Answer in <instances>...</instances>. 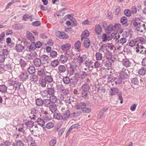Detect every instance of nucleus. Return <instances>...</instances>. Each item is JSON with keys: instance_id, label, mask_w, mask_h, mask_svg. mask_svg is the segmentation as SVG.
Returning <instances> with one entry per match:
<instances>
[{"instance_id": "1", "label": "nucleus", "mask_w": 146, "mask_h": 146, "mask_svg": "<svg viewBox=\"0 0 146 146\" xmlns=\"http://www.w3.org/2000/svg\"><path fill=\"white\" fill-rule=\"evenodd\" d=\"M79 73L81 79L84 80L85 79L86 80V82H90L89 78L90 77V74L88 72L82 71H80Z\"/></svg>"}, {"instance_id": "2", "label": "nucleus", "mask_w": 146, "mask_h": 146, "mask_svg": "<svg viewBox=\"0 0 146 146\" xmlns=\"http://www.w3.org/2000/svg\"><path fill=\"white\" fill-rule=\"evenodd\" d=\"M77 66V65L76 64L72 65L70 66V67L67 68V74L69 75L70 76L73 75L74 73V70Z\"/></svg>"}, {"instance_id": "3", "label": "nucleus", "mask_w": 146, "mask_h": 146, "mask_svg": "<svg viewBox=\"0 0 146 146\" xmlns=\"http://www.w3.org/2000/svg\"><path fill=\"white\" fill-rule=\"evenodd\" d=\"M56 35L57 36L61 39H66L68 37V35L64 32L58 31L56 33Z\"/></svg>"}, {"instance_id": "4", "label": "nucleus", "mask_w": 146, "mask_h": 146, "mask_svg": "<svg viewBox=\"0 0 146 146\" xmlns=\"http://www.w3.org/2000/svg\"><path fill=\"white\" fill-rule=\"evenodd\" d=\"M46 92L50 96L55 95L56 91L54 88L52 87H47L46 90L44 91V92Z\"/></svg>"}, {"instance_id": "5", "label": "nucleus", "mask_w": 146, "mask_h": 146, "mask_svg": "<svg viewBox=\"0 0 146 146\" xmlns=\"http://www.w3.org/2000/svg\"><path fill=\"white\" fill-rule=\"evenodd\" d=\"M26 46L29 52L34 51L36 49L34 41L32 42L30 44H26Z\"/></svg>"}, {"instance_id": "6", "label": "nucleus", "mask_w": 146, "mask_h": 146, "mask_svg": "<svg viewBox=\"0 0 146 146\" xmlns=\"http://www.w3.org/2000/svg\"><path fill=\"white\" fill-rule=\"evenodd\" d=\"M70 110H66L65 111V112L62 113V120L66 121L68 119L71 115Z\"/></svg>"}, {"instance_id": "7", "label": "nucleus", "mask_w": 146, "mask_h": 146, "mask_svg": "<svg viewBox=\"0 0 146 146\" xmlns=\"http://www.w3.org/2000/svg\"><path fill=\"white\" fill-rule=\"evenodd\" d=\"M80 54H79L76 57L77 60V62L79 64L82 63L83 61H85L87 58V56L86 55H83L82 56H80Z\"/></svg>"}, {"instance_id": "8", "label": "nucleus", "mask_w": 146, "mask_h": 146, "mask_svg": "<svg viewBox=\"0 0 146 146\" xmlns=\"http://www.w3.org/2000/svg\"><path fill=\"white\" fill-rule=\"evenodd\" d=\"M135 40L137 43H141V44H146V38L145 36L143 37L138 36L135 39Z\"/></svg>"}, {"instance_id": "9", "label": "nucleus", "mask_w": 146, "mask_h": 146, "mask_svg": "<svg viewBox=\"0 0 146 146\" xmlns=\"http://www.w3.org/2000/svg\"><path fill=\"white\" fill-rule=\"evenodd\" d=\"M20 77L21 80L24 82L28 78V74L27 72L24 71L21 73Z\"/></svg>"}, {"instance_id": "10", "label": "nucleus", "mask_w": 146, "mask_h": 146, "mask_svg": "<svg viewBox=\"0 0 146 146\" xmlns=\"http://www.w3.org/2000/svg\"><path fill=\"white\" fill-rule=\"evenodd\" d=\"M126 70L121 71L119 74L120 77L123 80H126L128 78V74Z\"/></svg>"}, {"instance_id": "11", "label": "nucleus", "mask_w": 146, "mask_h": 146, "mask_svg": "<svg viewBox=\"0 0 146 146\" xmlns=\"http://www.w3.org/2000/svg\"><path fill=\"white\" fill-rule=\"evenodd\" d=\"M31 74L29 77L30 80L33 83L36 82L38 79V75L34 74Z\"/></svg>"}, {"instance_id": "12", "label": "nucleus", "mask_w": 146, "mask_h": 146, "mask_svg": "<svg viewBox=\"0 0 146 146\" xmlns=\"http://www.w3.org/2000/svg\"><path fill=\"white\" fill-rule=\"evenodd\" d=\"M137 47L136 48V52H140L141 54H143L144 50H145V48L142 45H139V44L137 43Z\"/></svg>"}, {"instance_id": "13", "label": "nucleus", "mask_w": 146, "mask_h": 146, "mask_svg": "<svg viewBox=\"0 0 146 146\" xmlns=\"http://www.w3.org/2000/svg\"><path fill=\"white\" fill-rule=\"evenodd\" d=\"M120 22L123 27H126L129 25L127 18L125 16H123L121 18Z\"/></svg>"}, {"instance_id": "14", "label": "nucleus", "mask_w": 146, "mask_h": 146, "mask_svg": "<svg viewBox=\"0 0 146 146\" xmlns=\"http://www.w3.org/2000/svg\"><path fill=\"white\" fill-rule=\"evenodd\" d=\"M101 38L102 40V41L104 42H106V41L108 40H110L111 38H113V35H111L110 36H108L107 35L105 34H103L101 36Z\"/></svg>"}, {"instance_id": "15", "label": "nucleus", "mask_w": 146, "mask_h": 146, "mask_svg": "<svg viewBox=\"0 0 146 146\" xmlns=\"http://www.w3.org/2000/svg\"><path fill=\"white\" fill-rule=\"evenodd\" d=\"M95 32L98 35H100L102 32V29L100 24L96 25L95 27Z\"/></svg>"}, {"instance_id": "16", "label": "nucleus", "mask_w": 146, "mask_h": 146, "mask_svg": "<svg viewBox=\"0 0 146 146\" xmlns=\"http://www.w3.org/2000/svg\"><path fill=\"white\" fill-rule=\"evenodd\" d=\"M34 65L36 67L40 66L42 64L41 60L40 58H36L33 60Z\"/></svg>"}, {"instance_id": "17", "label": "nucleus", "mask_w": 146, "mask_h": 146, "mask_svg": "<svg viewBox=\"0 0 146 146\" xmlns=\"http://www.w3.org/2000/svg\"><path fill=\"white\" fill-rule=\"evenodd\" d=\"M119 91V89L117 88H111L110 91V95L113 96L117 94Z\"/></svg>"}, {"instance_id": "18", "label": "nucleus", "mask_w": 146, "mask_h": 146, "mask_svg": "<svg viewBox=\"0 0 146 146\" xmlns=\"http://www.w3.org/2000/svg\"><path fill=\"white\" fill-rule=\"evenodd\" d=\"M15 49L17 52H21L24 49V46L21 44H19L16 45Z\"/></svg>"}, {"instance_id": "19", "label": "nucleus", "mask_w": 146, "mask_h": 146, "mask_svg": "<svg viewBox=\"0 0 146 146\" xmlns=\"http://www.w3.org/2000/svg\"><path fill=\"white\" fill-rule=\"evenodd\" d=\"M86 106V103L81 102L80 103L76 105V109L77 110H81Z\"/></svg>"}, {"instance_id": "20", "label": "nucleus", "mask_w": 146, "mask_h": 146, "mask_svg": "<svg viewBox=\"0 0 146 146\" xmlns=\"http://www.w3.org/2000/svg\"><path fill=\"white\" fill-rule=\"evenodd\" d=\"M35 122L37 123L41 127L44 126L45 124V122L43 119L39 117L37 118V120Z\"/></svg>"}, {"instance_id": "21", "label": "nucleus", "mask_w": 146, "mask_h": 146, "mask_svg": "<svg viewBox=\"0 0 146 146\" xmlns=\"http://www.w3.org/2000/svg\"><path fill=\"white\" fill-rule=\"evenodd\" d=\"M67 56L65 55H61L60 56L59 60L62 63H65L68 60Z\"/></svg>"}, {"instance_id": "22", "label": "nucleus", "mask_w": 146, "mask_h": 146, "mask_svg": "<svg viewBox=\"0 0 146 146\" xmlns=\"http://www.w3.org/2000/svg\"><path fill=\"white\" fill-rule=\"evenodd\" d=\"M44 79L48 83H51L54 82L53 78L50 74L48 75H46L44 76Z\"/></svg>"}, {"instance_id": "23", "label": "nucleus", "mask_w": 146, "mask_h": 146, "mask_svg": "<svg viewBox=\"0 0 146 146\" xmlns=\"http://www.w3.org/2000/svg\"><path fill=\"white\" fill-rule=\"evenodd\" d=\"M81 44L80 42L78 40L75 42L74 44V47L76 50L78 52H80L81 50Z\"/></svg>"}, {"instance_id": "24", "label": "nucleus", "mask_w": 146, "mask_h": 146, "mask_svg": "<svg viewBox=\"0 0 146 146\" xmlns=\"http://www.w3.org/2000/svg\"><path fill=\"white\" fill-rule=\"evenodd\" d=\"M89 33L87 30H85L83 31L81 35V40H83V39H85L86 38H87L89 36Z\"/></svg>"}, {"instance_id": "25", "label": "nucleus", "mask_w": 146, "mask_h": 146, "mask_svg": "<svg viewBox=\"0 0 146 146\" xmlns=\"http://www.w3.org/2000/svg\"><path fill=\"white\" fill-rule=\"evenodd\" d=\"M27 37L28 38L31 42L35 41V38L31 32L27 31Z\"/></svg>"}, {"instance_id": "26", "label": "nucleus", "mask_w": 146, "mask_h": 146, "mask_svg": "<svg viewBox=\"0 0 146 146\" xmlns=\"http://www.w3.org/2000/svg\"><path fill=\"white\" fill-rule=\"evenodd\" d=\"M90 40L88 38H86L84 40V45L86 48H88L90 46Z\"/></svg>"}, {"instance_id": "27", "label": "nucleus", "mask_w": 146, "mask_h": 146, "mask_svg": "<svg viewBox=\"0 0 146 146\" xmlns=\"http://www.w3.org/2000/svg\"><path fill=\"white\" fill-rule=\"evenodd\" d=\"M62 81L65 85H69L71 83V80L69 77L67 76L63 77Z\"/></svg>"}, {"instance_id": "28", "label": "nucleus", "mask_w": 146, "mask_h": 146, "mask_svg": "<svg viewBox=\"0 0 146 146\" xmlns=\"http://www.w3.org/2000/svg\"><path fill=\"white\" fill-rule=\"evenodd\" d=\"M40 57L41 58V60L47 63H48L49 62V60L48 56L43 54L40 56Z\"/></svg>"}, {"instance_id": "29", "label": "nucleus", "mask_w": 146, "mask_h": 146, "mask_svg": "<svg viewBox=\"0 0 146 146\" xmlns=\"http://www.w3.org/2000/svg\"><path fill=\"white\" fill-rule=\"evenodd\" d=\"M66 68L64 65H60L58 67V71L60 73H64L66 71Z\"/></svg>"}, {"instance_id": "30", "label": "nucleus", "mask_w": 146, "mask_h": 146, "mask_svg": "<svg viewBox=\"0 0 146 146\" xmlns=\"http://www.w3.org/2000/svg\"><path fill=\"white\" fill-rule=\"evenodd\" d=\"M13 67V65L12 64L9 63L6 64L4 66V68L6 70L9 71L12 70V68Z\"/></svg>"}, {"instance_id": "31", "label": "nucleus", "mask_w": 146, "mask_h": 146, "mask_svg": "<svg viewBox=\"0 0 146 146\" xmlns=\"http://www.w3.org/2000/svg\"><path fill=\"white\" fill-rule=\"evenodd\" d=\"M122 63L123 65L126 67H129L130 66L131 62L130 61L127 59L123 60Z\"/></svg>"}, {"instance_id": "32", "label": "nucleus", "mask_w": 146, "mask_h": 146, "mask_svg": "<svg viewBox=\"0 0 146 146\" xmlns=\"http://www.w3.org/2000/svg\"><path fill=\"white\" fill-rule=\"evenodd\" d=\"M49 99L52 104H55L57 101V97L55 95L50 96Z\"/></svg>"}, {"instance_id": "33", "label": "nucleus", "mask_w": 146, "mask_h": 146, "mask_svg": "<svg viewBox=\"0 0 146 146\" xmlns=\"http://www.w3.org/2000/svg\"><path fill=\"white\" fill-rule=\"evenodd\" d=\"M116 78L114 77L113 74H110L108 77V81L109 83H112L114 82H115Z\"/></svg>"}, {"instance_id": "34", "label": "nucleus", "mask_w": 146, "mask_h": 146, "mask_svg": "<svg viewBox=\"0 0 146 146\" xmlns=\"http://www.w3.org/2000/svg\"><path fill=\"white\" fill-rule=\"evenodd\" d=\"M70 45L68 43H66L63 45L61 46V49L63 51L68 50L70 48Z\"/></svg>"}, {"instance_id": "35", "label": "nucleus", "mask_w": 146, "mask_h": 146, "mask_svg": "<svg viewBox=\"0 0 146 146\" xmlns=\"http://www.w3.org/2000/svg\"><path fill=\"white\" fill-rule=\"evenodd\" d=\"M46 73L44 70L42 68L38 71V74L39 76L43 77L46 75Z\"/></svg>"}, {"instance_id": "36", "label": "nucleus", "mask_w": 146, "mask_h": 146, "mask_svg": "<svg viewBox=\"0 0 146 146\" xmlns=\"http://www.w3.org/2000/svg\"><path fill=\"white\" fill-rule=\"evenodd\" d=\"M35 68L34 66H29L28 68V71L30 74H33L35 72Z\"/></svg>"}, {"instance_id": "37", "label": "nucleus", "mask_w": 146, "mask_h": 146, "mask_svg": "<svg viewBox=\"0 0 146 146\" xmlns=\"http://www.w3.org/2000/svg\"><path fill=\"white\" fill-rule=\"evenodd\" d=\"M49 108L52 113H54L57 110V106L55 104H52L49 107Z\"/></svg>"}, {"instance_id": "38", "label": "nucleus", "mask_w": 146, "mask_h": 146, "mask_svg": "<svg viewBox=\"0 0 146 146\" xmlns=\"http://www.w3.org/2000/svg\"><path fill=\"white\" fill-rule=\"evenodd\" d=\"M44 100L41 98H37L36 100V104L37 106H41L44 104Z\"/></svg>"}, {"instance_id": "39", "label": "nucleus", "mask_w": 146, "mask_h": 146, "mask_svg": "<svg viewBox=\"0 0 146 146\" xmlns=\"http://www.w3.org/2000/svg\"><path fill=\"white\" fill-rule=\"evenodd\" d=\"M70 80L71 84L74 86L77 84L78 81V78L74 76V77Z\"/></svg>"}, {"instance_id": "40", "label": "nucleus", "mask_w": 146, "mask_h": 146, "mask_svg": "<svg viewBox=\"0 0 146 146\" xmlns=\"http://www.w3.org/2000/svg\"><path fill=\"white\" fill-rule=\"evenodd\" d=\"M105 56L107 59H111L112 58L113 55L112 53L108 50L106 51L105 53Z\"/></svg>"}, {"instance_id": "41", "label": "nucleus", "mask_w": 146, "mask_h": 146, "mask_svg": "<svg viewBox=\"0 0 146 146\" xmlns=\"http://www.w3.org/2000/svg\"><path fill=\"white\" fill-rule=\"evenodd\" d=\"M52 104V103L49 99H46L44 100L43 104L45 107H49Z\"/></svg>"}, {"instance_id": "42", "label": "nucleus", "mask_w": 146, "mask_h": 146, "mask_svg": "<svg viewBox=\"0 0 146 146\" xmlns=\"http://www.w3.org/2000/svg\"><path fill=\"white\" fill-rule=\"evenodd\" d=\"M54 117L57 119H62V115L60 113H55L54 114Z\"/></svg>"}, {"instance_id": "43", "label": "nucleus", "mask_w": 146, "mask_h": 146, "mask_svg": "<svg viewBox=\"0 0 146 146\" xmlns=\"http://www.w3.org/2000/svg\"><path fill=\"white\" fill-rule=\"evenodd\" d=\"M96 59L98 60H102L103 58L102 54L100 52H97L95 54Z\"/></svg>"}, {"instance_id": "44", "label": "nucleus", "mask_w": 146, "mask_h": 146, "mask_svg": "<svg viewBox=\"0 0 146 146\" xmlns=\"http://www.w3.org/2000/svg\"><path fill=\"white\" fill-rule=\"evenodd\" d=\"M7 87L4 85H0V92L1 93H5L7 91Z\"/></svg>"}, {"instance_id": "45", "label": "nucleus", "mask_w": 146, "mask_h": 146, "mask_svg": "<svg viewBox=\"0 0 146 146\" xmlns=\"http://www.w3.org/2000/svg\"><path fill=\"white\" fill-rule=\"evenodd\" d=\"M90 88L88 85L86 84H84L82 86V90L89 92Z\"/></svg>"}, {"instance_id": "46", "label": "nucleus", "mask_w": 146, "mask_h": 146, "mask_svg": "<svg viewBox=\"0 0 146 146\" xmlns=\"http://www.w3.org/2000/svg\"><path fill=\"white\" fill-rule=\"evenodd\" d=\"M47 82L44 78H42V79L39 81V83L40 85L42 87H45L46 86Z\"/></svg>"}, {"instance_id": "47", "label": "nucleus", "mask_w": 146, "mask_h": 146, "mask_svg": "<svg viewBox=\"0 0 146 146\" xmlns=\"http://www.w3.org/2000/svg\"><path fill=\"white\" fill-rule=\"evenodd\" d=\"M88 92L82 90L81 91V96L83 98H86L88 95Z\"/></svg>"}, {"instance_id": "48", "label": "nucleus", "mask_w": 146, "mask_h": 146, "mask_svg": "<svg viewBox=\"0 0 146 146\" xmlns=\"http://www.w3.org/2000/svg\"><path fill=\"white\" fill-rule=\"evenodd\" d=\"M19 63L21 65V67L23 68L25 66L27 63V62L26 61H25L23 59H21L19 61Z\"/></svg>"}, {"instance_id": "49", "label": "nucleus", "mask_w": 146, "mask_h": 146, "mask_svg": "<svg viewBox=\"0 0 146 146\" xmlns=\"http://www.w3.org/2000/svg\"><path fill=\"white\" fill-rule=\"evenodd\" d=\"M13 28L16 30L21 29L23 28L22 25L20 23L16 24L13 26Z\"/></svg>"}, {"instance_id": "50", "label": "nucleus", "mask_w": 146, "mask_h": 146, "mask_svg": "<svg viewBox=\"0 0 146 146\" xmlns=\"http://www.w3.org/2000/svg\"><path fill=\"white\" fill-rule=\"evenodd\" d=\"M21 85V83L19 82L16 81H15L14 83L13 87H15L16 90L19 89L20 88Z\"/></svg>"}, {"instance_id": "51", "label": "nucleus", "mask_w": 146, "mask_h": 146, "mask_svg": "<svg viewBox=\"0 0 146 146\" xmlns=\"http://www.w3.org/2000/svg\"><path fill=\"white\" fill-rule=\"evenodd\" d=\"M146 72V69L144 68H141L138 71L139 74L141 75H144L145 74Z\"/></svg>"}, {"instance_id": "52", "label": "nucleus", "mask_w": 146, "mask_h": 146, "mask_svg": "<svg viewBox=\"0 0 146 146\" xmlns=\"http://www.w3.org/2000/svg\"><path fill=\"white\" fill-rule=\"evenodd\" d=\"M113 30H114V29L113 27V25L112 24H110L108 26L106 31H108L107 33V34H108L109 33H110L111 32H112Z\"/></svg>"}, {"instance_id": "53", "label": "nucleus", "mask_w": 146, "mask_h": 146, "mask_svg": "<svg viewBox=\"0 0 146 146\" xmlns=\"http://www.w3.org/2000/svg\"><path fill=\"white\" fill-rule=\"evenodd\" d=\"M92 64V62L89 59H88L87 60H86L85 63V64L86 66L88 68H90V66Z\"/></svg>"}, {"instance_id": "54", "label": "nucleus", "mask_w": 146, "mask_h": 146, "mask_svg": "<svg viewBox=\"0 0 146 146\" xmlns=\"http://www.w3.org/2000/svg\"><path fill=\"white\" fill-rule=\"evenodd\" d=\"M124 15L128 17H129L131 15V12L129 9H125L124 11Z\"/></svg>"}, {"instance_id": "55", "label": "nucleus", "mask_w": 146, "mask_h": 146, "mask_svg": "<svg viewBox=\"0 0 146 146\" xmlns=\"http://www.w3.org/2000/svg\"><path fill=\"white\" fill-rule=\"evenodd\" d=\"M54 125V124L53 123L49 122L46 124L45 127L48 129H50L53 127Z\"/></svg>"}, {"instance_id": "56", "label": "nucleus", "mask_w": 146, "mask_h": 146, "mask_svg": "<svg viewBox=\"0 0 146 146\" xmlns=\"http://www.w3.org/2000/svg\"><path fill=\"white\" fill-rule=\"evenodd\" d=\"M82 111L85 113H88L91 111V109L89 107H86L82 110Z\"/></svg>"}, {"instance_id": "57", "label": "nucleus", "mask_w": 146, "mask_h": 146, "mask_svg": "<svg viewBox=\"0 0 146 146\" xmlns=\"http://www.w3.org/2000/svg\"><path fill=\"white\" fill-rule=\"evenodd\" d=\"M34 122L32 121H30L28 123H26L25 125L27 127L31 128L34 125Z\"/></svg>"}, {"instance_id": "58", "label": "nucleus", "mask_w": 146, "mask_h": 146, "mask_svg": "<svg viewBox=\"0 0 146 146\" xmlns=\"http://www.w3.org/2000/svg\"><path fill=\"white\" fill-rule=\"evenodd\" d=\"M56 88L57 90L59 92H62L64 88L63 85L62 84H58L57 85Z\"/></svg>"}, {"instance_id": "59", "label": "nucleus", "mask_w": 146, "mask_h": 146, "mask_svg": "<svg viewBox=\"0 0 146 146\" xmlns=\"http://www.w3.org/2000/svg\"><path fill=\"white\" fill-rule=\"evenodd\" d=\"M104 66L107 67H110L112 65V63L111 60H107L104 62Z\"/></svg>"}, {"instance_id": "60", "label": "nucleus", "mask_w": 146, "mask_h": 146, "mask_svg": "<svg viewBox=\"0 0 146 146\" xmlns=\"http://www.w3.org/2000/svg\"><path fill=\"white\" fill-rule=\"evenodd\" d=\"M57 55V52L53 50H52L50 52V56H51L52 58H55L56 57Z\"/></svg>"}, {"instance_id": "61", "label": "nucleus", "mask_w": 146, "mask_h": 146, "mask_svg": "<svg viewBox=\"0 0 146 146\" xmlns=\"http://www.w3.org/2000/svg\"><path fill=\"white\" fill-rule=\"evenodd\" d=\"M122 79L120 77H119L118 78H116V79L115 82V84L116 85L120 84L122 83Z\"/></svg>"}, {"instance_id": "62", "label": "nucleus", "mask_w": 146, "mask_h": 146, "mask_svg": "<svg viewBox=\"0 0 146 146\" xmlns=\"http://www.w3.org/2000/svg\"><path fill=\"white\" fill-rule=\"evenodd\" d=\"M127 41V40L125 38H121L119 40H117V42H120V43H121L123 45V44L125 43Z\"/></svg>"}, {"instance_id": "63", "label": "nucleus", "mask_w": 146, "mask_h": 146, "mask_svg": "<svg viewBox=\"0 0 146 146\" xmlns=\"http://www.w3.org/2000/svg\"><path fill=\"white\" fill-rule=\"evenodd\" d=\"M59 63L58 61L57 60H54L52 61L51 64L52 66L53 67H56L57 66Z\"/></svg>"}, {"instance_id": "64", "label": "nucleus", "mask_w": 146, "mask_h": 146, "mask_svg": "<svg viewBox=\"0 0 146 146\" xmlns=\"http://www.w3.org/2000/svg\"><path fill=\"white\" fill-rule=\"evenodd\" d=\"M131 80V82L133 84L136 85L138 84V80L137 78L136 77L132 78Z\"/></svg>"}]
</instances>
